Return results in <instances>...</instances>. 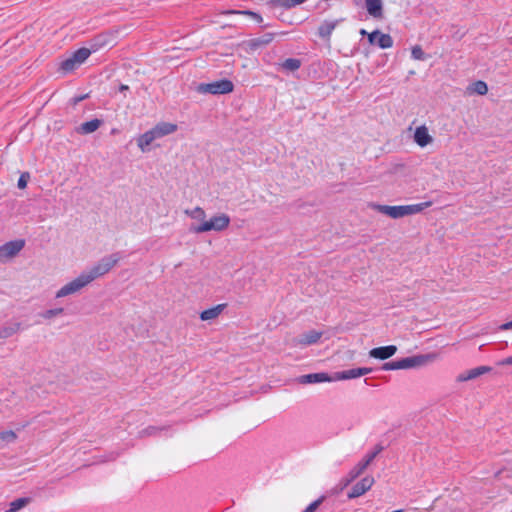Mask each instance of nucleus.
I'll return each mask as SVG.
<instances>
[{
	"instance_id": "nucleus-29",
	"label": "nucleus",
	"mask_w": 512,
	"mask_h": 512,
	"mask_svg": "<svg viewBox=\"0 0 512 512\" xmlns=\"http://www.w3.org/2000/svg\"><path fill=\"white\" fill-rule=\"evenodd\" d=\"M91 51L88 48H80L77 51H75L72 56L74 59H76V62H78L79 65L84 63L87 58L90 56Z\"/></svg>"
},
{
	"instance_id": "nucleus-18",
	"label": "nucleus",
	"mask_w": 512,
	"mask_h": 512,
	"mask_svg": "<svg viewBox=\"0 0 512 512\" xmlns=\"http://www.w3.org/2000/svg\"><path fill=\"white\" fill-rule=\"evenodd\" d=\"M102 125V120L100 119H92L90 121L84 122L78 127H76V132L81 135H87L95 132Z\"/></svg>"
},
{
	"instance_id": "nucleus-6",
	"label": "nucleus",
	"mask_w": 512,
	"mask_h": 512,
	"mask_svg": "<svg viewBox=\"0 0 512 512\" xmlns=\"http://www.w3.org/2000/svg\"><path fill=\"white\" fill-rule=\"evenodd\" d=\"M90 284L88 278L82 272L79 276L71 280L70 282L66 283L64 286H62L57 292L55 297L56 298H63L72 294H76L80 292L83 288L88 286Z\"/></svg>"
},
{
	"instance_id": "nucleus-27",
	"label": "nucleus",
	"mask_w": 512,
	"mask_h": 512,
	"mask_svg": "<svg viewBox=\"0 0 512 512\" xmlns=\"http://www.w3.org/2000/svg\"><path fill=\"white\" fill-rule=\"evenodd\" d=\"M29 502V498H18L10 503L9 509L6 512H17L24 508Z\"/></svg>"
},
{
	"instance_id": "nucleus-35",
	"label": "nucleus",
	"mask_w": 512,
	"mask_h": 512,
	"mask_svg": "<svg viewBox=\"0 0 512 512\" xmlns=\"http://www.w3.org/2000/svg\"><path fill=\"white\" fill-rule=\"evenodd\" d=\"M29 178H30V175L28 172L22 173L18 179V183H17L18 188L19 189L26 188Z\"/></svg>"
},
{
	"instance_id": "nucleus-33",
	"label": "nucleus",
	"mask_w": 512,
	"mask_h": 512,
	"mask_svg": "<svg viewBox=\"0 0 512 512\" xmlns=\"http://www.w3.org/2000/svg\"><path fill=\"white\" fill-rule=\"evenodd\" d=\"M411 56L415 60H424L425 59V53L421 46L416 45L411 50Z\"/></svg>"
},
{
	"instance_id": "nucleus-43",
	"label": "nucleus",
	"mask_w": 512,
	"mask_h": 512,
	"mask_svg": "<svg viewBox=\"0 0 512 512\" xmlns=\"http://www.w3.org/2000/svg\"><path fill=\"white\" fill-rule=\"evenodd\" d=\"M360 34H361V35H363V36H364V35H367V36H368V34H369V33H368L365 29H361V30H360Z\"/></svg>"
},
{
	"instance_id": "nucleus-38",
	"label": "nucleus",
	"mask_w": 512,
	"mask_h": 512,
	"mask_svg": "<svg viewBox=\"0 0 512 512\" xmlns=\"http://www.w3.org/2000/svg\"><path fill=\"white\" fill-rule=\"evenodd\" d=\"M506 365H512V356H509V357L504 358L497 362V366H506Z\"/></svg>"
},
{
	"instance_id": "nucleus-8",
	"label": "nucleus",
	"mask_w": 512,
	"mask_h": 512,
	"mask_svg": "<svg viewBox=\"0 0 512 512\" xmlns=\"http://www.w3.org/2000/svg\"><path fill=\"white\" fill-rule=\"evenodd\" d=\"M25 246L24 239H16L0 246V261L5 262L14 258Z\"/></svg>"
},
{
	"instance_id": "nucleus-30",
	"label": "nucleus",
	"mask_w": 512,
	"mask_h": 512,
	"mask_svg": "<svg viewBox=\"0 0 512 512\" xmlns=\"http://www.w3.org/2000/svg\"><path fill=\"white\" fill-rule=\"evenodd\" d=\"M283 68L289 71H295L298 70L301 66V61L296 58H288L286 59L283 64Z\"/></svg>"
},
{
	"instance_id": "nucleus-14",
	"label": "nucleus",
	"mask_w": 512,
	"mask_h": 512,
	"mask_svg": "<svg viewBox=\"0 0 512 512\" xmlns=\"http://www.w3.org/2000/svg\"><path fill=\"white\" fill-rule=\"evenodd\" d=\"M491 370H492V368L489 367V366H478V367H475V368L470 369L468 371H465L463 373H460L457 376L456 381L457 382H466V381H469V380H473V379H476L477 377H479L481 375L489 373Z\"/></svg>"
},
{
	"instance_id": "nucleus-21",
	"label": "nucleus",
	"mask_w": 512,
	"mask_h": 512,
	"mask_svg": "<svg viewBox=\"0 0 512 512\" xmlns=\"http://www.w3.org/2000/svg\"><path fill=\"white\" fill-rule=\"evenodd\" d=\"M338 22V20L324 21L318 28V35L323 39H329Z\"/></svg>"
},
{
	"instance_id": "nucleus-34",
	"label": "nucleus",
	"mask_w": 512,
	"mask_h": 512,
	"mask_svg": "<svg viewBox=\"0 0 512 512\" xmlns=\"http://www.w3.org/2000/svg\"><path fill=\"white\" fill-rule=\"evenodd\" d=\"M324 501V496H321L317 500L310 503L302 512H315L317 508L322 504Z\"/></svg>"
},
{
	"instance_id": "nucleus-22",
	"label": "nucleus",
	"mask_w": 512,
	"mask_h": 512,
	"mask_svg": "<svg viewBox=\"0 0 512 512\" xmlns=\"http://www.w3.org/2000/svg\"><path fill=\"white\" fill-rule=\"evenodd\" d=\"M468 94L486 95L488 86L484 81L478 80L467 87Z\"/></svg>"
},
{
	"instance_id": "nucleus-16",
	"label": "nucleus",
	"mask_w": 512,
	"mask_h": 512,
	"mask_svg": "<svg viewBox=\"0 0 512 512\" xmlns=\"http://www.w3.org/2000/svg\"><path fill=\"white\" fill-rule=\"evenodd\" d=\"M397 351L394 345L373 348L369 351V356L375 359L386 360L392 357Z\"/></svg>"
},
{
	"instance_id": "nucleus-44",
	"label": "nucleus",
	"mask_w": 512,
	"mask_h": 512,
	"mask_svg": "<svg viewBox=\"0 0 512 512\" xmlns=\"http://www.w3.org/2000/svg\"><path fill=\"white\" fill-rule=\"evenodd\" d=\"M391 512H403V510L399 509V510H394V511H391Z\"/></svg>"
},
{
	"instance_id": "nucleus-42",
	"label": "nucleus",
	"mask_w": 512,
	"mask_h": 512,
	"mask_svg": "<svg viewBox=\"0 0 512 512\" xmlns=\"http://www.w3.org/2000/svg\"><path fill=\"white\" fill-rule=\"evenodd\" d=\"M128 90H129V86L128 85L122 84L119 87V91L120 92H125V91H128Z\"/></svg>"
},
{
	"instance_id": "nucleus-9",
	"label": "nucleus",
	"mask_w": 512,
	"mask_h": 512,
	"mask_svg": "<svg viewBox=\"0 0 512 512\" xmlns=\"http://www.w3.org/2000/svg\"><path fill=\"white\" fill-rule=\"evenodd\" d=\"M322 336V332H318L315 330L308 331L301 335L300 337L293 338L290 341L291 347H305L312 344H315L319 341Z\"/></svg>"
},
{
	"instance_id": "nucleus-32",
	"label": "nucleus",
	"mask_w": 512,
	"mask_h": 512,
	"mask_svg": "<svg viewBox=\"0 0 512 512\" xmlns=\"http://www.w3.org/2000/svg\"><path fill=\"white\" fill-rule=\"evenodd\" d=\"M63 312H64L63 308L49 309V310H46L43 313H41V317H43L44 319H51V318H54V317L62 314Z\"/></svg>"
},
{
	"instance_id": "nucleus-11",
	"label": "nucleus",
	"mask_w": 512,
	"mask_h": 512,
	"mask_svg": "<svg viewBox=\"0 0 512 512\" xmlns=\"http://www.w3.org/2000/svg\"><path fill=\"white\" fill-rule=\"evenodd\" d=\"M368 41L371 45H377L381 49H388L393 46V39L389 34L381 33L375 30L368 34Z\"/></svg>"
},
{
	"instance_id": "nucleus-23",
	"label": "nucleus",
	"mask_w": 512,
	"mask_h": 512,
	"mask_svg": "<svg viewBox=\"0 0 512 512\" xmlns=\"http://www.w3.org/2000/svg\"><path fill=\"white\" fill-rule=\"evenodd\" d=\"M20 329H21V323H19V322H15L13 324L7 325L0 330V339L9 338V337L13 336L14 334L18 333L20 331Z\"/></svg>"
},
{
	"instance_id": "nucleus-20",
	"label": "nucleus",
	"mask_w": 512,
	"mask_h": 512,
	"mask_svg": "<svg viewBox=\"0 0 512 512\" xmlns=\"http://www.w3.org/2000/svg\"><path fill=\"white\" fill-rule=\"evenodd\" d=\"M365 7L369 15L374 18H382V1L381 0H365Z\"/></svg>"
},
{
	"instance_id": "nucleus-37",
	"label": "nucleus",
	"mask_w": 512,
	"mask_h": 512,
	"mask_svg": "<svg viewBox=\"0 0 512 512\" xmlns=\"http://www.w3.org/2000/svg\"><path fill=\"white\" fill-rule=\"evenodd\" d=\"M159 430L160 429L155 426H150V427L144 429L143 431H141V435L142 436L155 435Z\"/></svg>"
},
{
	"instance_id": "nucleus-15",
	"label": "nucleus",
	"mask_w": 512,
	"mask_h": 512,
	"mask_svg": "<svg viewBox=\"0 0 512 512\" xmlns=\"http://www.w3.org/2000/svg\"><path fill=\"white\" fill-rule=\"evenodd\" d=\"M414 141L420 147H426L433 142V137L429 134L428 128L421 125L415 129Z\"/></svg>"
},
{
	"instance_id": "nucleus-3",
	"label": "nucleus",
	"mask_w": 512,
	"mask_h": 512,
	"mask_svg": "<svg viewBox=\"0 0 512 512\" xmlns=\"http://www.w3.org/2000/svg\"><path fill=\"white\" fill-rule=\"evenodd\" d=\"M230 216L225 213H219L213 215L209 220L203 221L199 225H191L190 232L195 234L206 233L210 231L222 232L226 230L230 225Z\"/></svg>"
},
{
	"instance_id": "nucleus-39",
	"label": "nucleus",
	"mask_w": 512,
	"mask_h": 512,
	"mask_svg": "<svg viewBox=\"0 0 512 512\" xmlns=\"http://www.w3.org/2000/svg\"><path fill=\"white\" fill-rule=\"evenodd\" d=\"M506 365H512V356H509V357L504 358L497 362V366H506Z\"/></svg>"
},
{
	"instance_id": "nucleus-28",
	"label": "nucleus",
	"mask_w": 512,
	"mask_h": 512,
	"mask_svg": "<svg viewBox=\"0 0 512 512\" xmlns=\"http://www.w3.org/2000/svg\"><path fill=\"white\" fill-rule=\"evenodd\" d=\"M224 15H234V14H242V15H248L253 17L257 22H262V17L252 11L249 10H225L222 12Z\"/></svg>"
},
{
	"instance_id": "nucleus-1",
	"label": "nucleus",
	"mask_w": 512,
	"mask_h": 512,
	"mask_svg": "<svg viewBox=\"0 0 512 512\" xmlns=\"http://www.w3.org/2000/svg\"><path fill=\"white\" fill-rule=\"evenodd\" d=\"M432 206L431 201H426L417 204L410 205H398V206H389V205H374V209L381 214L389 216L392 219H399L405 216L415 215L421 213L426 208Z\"/></svg>"
},
{
	"instance_id": "nucleus-36",
	"label": "nucleus",
	"mask_w": 512,
	"mask_h": 512,
	"mask_svg": "<svg viewBox=\"0 0 512 512\" xmlns=\"http://www.w3.org/2000/svg\"><path fill=\"white\" fill-rule=\"evenodd\" d=\"M382 369H383V370H386V371H389V370H401V369H400V363H399V360L390 361V362L385 363V364L382 366Z\"/></svg>"
},
{
	"instance_id": "nucleus-41",
	"label": "nucleus",
	"mask_w": 512,
	"mask_h": 512,
	"mask_svg": "<svg viewBox=\"0 0 512 512\" xmlns=\"http://www.w3.org/2000/svg\"><path fill=\"white\" fill-rule=\"evenodd\" d=\"M500 330L506 331V330H512V320L506 323H503L500 327Z\"/></svg>"
},
{
	"instance_id": "nucleus-17",
	"label": "nucleus",
	"mask_w": 512,
	"mask_h": 512,
	"mask_svg": "<svg viewBox=\"0 0 512 512\" xmlns=\"http://www.w3.org/2000/svg\"><path fill=\"white\" fill-rule=\"evenodd\" d=\"M332 380H334V379L329 377V375L324 372L311 373V374H306V375H302L299 377V382L301 384H314V383L330 382Z\"/></svg>"
},
{
	"instance_id": "nucleus-13",
	"label": "nucleus",
	"mask_w": 512,
	"mask_h": 512,
	"mask_svg": "<svg viewBox=\"0 0 512 512\" xmlns=\"http://www.w3.org/2000/svg\"><path fill=\"white\" fill-rule=\"evenodd\" d=\"M371 372H372V368H367V367L352 368V369L336 372L333 379L334 380L355 379V378L367 375Z\"/></svg>"
},
{
	"instance_id": "nucleus-2",
	"label": "nucleus",
	"mask_w": 512,
	"mask_h": 512,
	"mask_svg": "<svg viewBox=\"0 0 512 512\" xmlns=\"http://www.w3.org/2000/svg\"><path fill=\"white\" fill-rule=\"evenodd\" d=\"M177 128V125L174 123L159 122L152 129L138 137L137 145L142 152H147L149 150V145L154 140L174 133Z\"/></svg>"
},
{
	"instance_id": "nucleus-5",
	"label": "nucleus",
	"mask_w": 512,
	"mask_h": 512,
	"mask_svg": "<svg viewBox=\"0 0 512 512\" xmlns=\"http://www.w3.org/2000/svg\"><path fill=\"white\" fill-rule=\"evenodd\" d=\"M234 89V85L232 81L227 79L218 80L211 83H201L198 86V92L204 94H228L231 93Z\"/></svg>"
},
{
	"instance_id": "nucleus-19",
	"label": "nucleus",
	"mask_w": 512,
	"mask_h": 512,
	"mask_svg": "<svg viewBox=\"0 0 512 512\" xmlns=\"http://www.w3.org/2000/svg\"><path fill=\"white\" fill-rule=\"evenodd\" d=\"M226 306H227V304L223 303V304H218L212 308L203 310L200 313V319L202 321L214 320L223 312V310L226 308Z\"/></svg>"
},
{
	"instance_id": "nucleus-25",
	"label": "nucleus",
	"mask_w": 512,
	"mask_h": 512,
	"mask_svg": "<svg viewBox=\"0 0 512 512\" xmlns=\"http://www.w3.org/2000/svg\"><path fill=\"white\" fill-rule=\"evenodd\" d=\"M185 214L192 219L201 221V223H203V221H206V212L202 207L197 206L193 209H187L185 210Z\"/></svg>"
},
{
	"instance_id": "nucleus-4",
	"label": "nucleus",
	"mask_w": 512,
	"mask_h": 512,
	"mask_svg": "<svg viewBox=\"0 0 512 512\" xmlns=\"http://www.w3.org/2000/svg\"><path fill=\"white\" fill-rule=\"evenodd\" d=\"M121 259L119 253H113L100 259L91 269L84 271V274L92 283L95 279L107 274Z\"/></svg>"
},
{
	"instance_id": "nucleus-26",
	"label": "nucleus",
	"mask_w": 512,
	"mask_h": 512,
	"mask_svg": "<svg viewBox=\"0 0 512 512\" xmlns=\"http://www.w3.org/2000/svg\"><path fill=\"white\" fill-rule=\"evenodd\" d=\"M79 66L80 65L78 64V62H76V59H74V57L71 55L70 57L61 62L60 68L63 72L68 73L72 72Z\"/></svg>"
},
{
	"instance_id": "nucleus-7",
	"label": "nucleus",
	"mask_w": 512,
	"mask_h": 512,
	"mask_svg": "<svg viewBox=\"0 0 512 512\" xmlns=\"http://www.w3.org/2000/svg\"><path fill=\"white\" fill-rule=\"evenodd\" d=\"M436 359V354H422L399 359L400 369H411L424 366Z\"/></svg>"
},
{
	"instance_id": "nucleus-40",
	"label": "nucleus",
	"mask_w": 512,
	"mask_h": 512,
	"mask_svg": "<svg viewBox=\"0 0 512 512\" xmlns=\"http://www.w3.org/2000/svg\"><path fill=\"white\" fill-rule=\"evenodd\" d=\"M356 478H352L351 471L348 472L347 476L342 479L343 486H348L352 483Z\"/></svg>"
},
{
	"instance_id": "nucleus-31",
	"label": "nucleus",
	"mask_w": 512,
	"mask_h": 512,
	"mask_svg": "<svg viewBox=\"0 0 512 512\" xmlns=\"http://www.w3.org/2000/svg\"><path fill=\"white\" fill-rule=\"evenodd\" d=\"M306 1L307 0H276L277 4L284 8H292Z\"/></svg>"
},
{
	"instance_id": "nucleus-10",
	"label": "nucleus",
	"mask_w": 512,
	"mask_h": 512,
	"mask_svg": "<svg viewBox=\"0 0 512 512\" xmlns=\"http://www.w3.org/2000/svg\"><path fill=\"white\" fill-rule=\"evenodd\" d=\"M375 480L372 476H366L362 478L359 482L353 485L350 492L348 493L349 499H354L357 497L362 496L365 494L368 490L371 489L373 486Z\"/></svg>"
},
{
	"instance_id": "nucleus-12",
	"label": "nucleus",
	"mask_w": 512,
	"mask_h": 512,
	"mask_svg": "<svg viewBox=\"0 0 512 512\" xmlns=\"http://www.w3.org/2000/svg\"><path fill=\"white\" fill-rule=\"evenodd\" d=\"M382 447H378L375 451L368 453L360 462H358L350 471L352 478L359 477L364 470L371 464L375 457L381 452Z\"/></svg>"
},
{
	"instance_id": "nucleus-24",
	"label": "nucleus",
	"mask_w": 512,
	"mask_h": 512,
	"mask_svg": "<svg viewBox=\"0 0 512 512\" xmlns=\"http://www.w3.org/2000/svg\"><path fill=\"white\" fill-rule=\"evenodd\" d=\"M17 440V434L12 430L0 432V448H3Z\"/></svg>"
}]
</instances>
